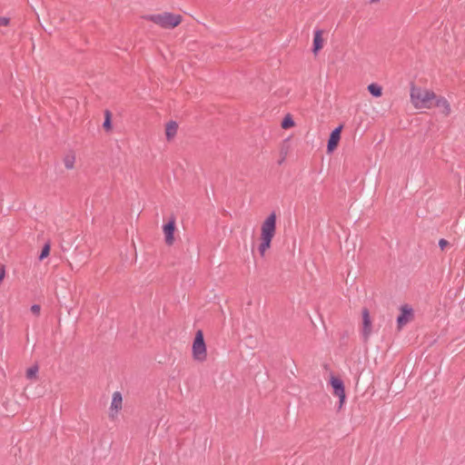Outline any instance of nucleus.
Instances as JSON below:
<instances>
[{
	"label": "nucleus",
	"instance_id": "f257e3e1",
	"mask_svg": "<svg viewBox=\"0 0 465 465\" xmlns=\"http://www.w3.org/2000/svg\"><path fill=\"white\" fill-rule=\"evenodd\" d=\"M436 94L426 87L411 84L410 101L416 110H429L433 107Z\"/></svg>",
	"mask_w": 465,
	"mask_h": 465
},
{
	"label": "nucleus",
	"instance_id": "f03ea898",
	"mask_svg": "<svg viewBox=\"0 0 465 465\" xmlns=\"http://www.w3.org/2000/svg\"><path fill=\"white\" fill-rule=\"evenodd\" d=\"M276 232V215L270 214L262 223L260 243L258 246L259 252L264 256L271 247V242Z\"/></svg>",
	"mask_w": 465,
	"mask_h": 465
},
{
	"label": "nucleus",
	"instance_id": "7ed1b4c3",
	"mask_svg": "<svg viewBox=\"0 0 465 465\" xmlns=\"http://www.w3.org/2000/svg\"><path fill=\"white\" fill-rule=\"evenodd\" d=\"M146 20L153 23L163 29H173L177 27L183 21V16L179 14L171 12H162L158 14L149 15Z\"/></svg>",
	"mask_w": 465,
	"mask_h": 465
},
{
	"label": "nucleus",
	"instance_id": "20e7f679",
	"mask_svg": "<svg viewBox=\"0 0 465 465\" xmlns=\"http://www.w3.org/2000/svg\"><path fill=\"white\" fill-rule=\"evenodd\" d=\"M207 347L204 341L203 332L198 330L192 345V357L197 362H204L207 360Z\"/></svg>",
	"mask_w": 465,
	"mask_h": 465
},
{
	"label": "nucleus",
	"instance_id": "39448f33",
	"mask_svg": "<svg viewBox=\"0 0 465 465\" xmlns=\"http://www.w3.org/2000/svg\"><path fill=\"white\" fill-rule=\"evenodd\" d=\"M124 407V400L120 391H114L112 395L111 403L108 409V417L111 420H116Z\"/></svg>",
	"mask_w": 465,
	"mask_h": 465
},
{
	"label": "nucleus",
	"instance_id": "423d86ee",
	"mask_svg": "<svg viewBox=\"0 0 465 465\" xmlns=\"http://www.w3.org/2000/svg\"><path fill=\"white\" fill-rule=\"evenodd\" d=\"M330 383L333 390V394L340 400L339 408L341 409L342 408L346 399L343 382L340 378L331 375L330 378Z\"/></svg>",
	"mask_w": 465,
	"mask_h": 465
},
{
	"label": "nucleus",
	"instance_id": "0eeeda50",
	"mask_svg": "<svg viewBox=\"0 0 465 465\" xmlns=\"http://www.w3.org/2000/svg\"><path fill=\"white\" fill-rule=\"evenodd\" d=\"M433 106L439 108L440 113L444 116H449L451 114L450 104L444 96L436 94Z\"/></svg>",
	"mask_w": 465,
	"mask_h": 465
},
{
	"label": "nucleus",
	"instance_id": "6e6552de",
	"mask_svg": "<svg viewBox=\"0 0 465 465\" xmlns=\"http://www.w3.org/2000/svg\"><path fill=\"white\" fill-rule=\"evenodd\" d=\"M342 128H343V126L340 125L331 133V135L329 137L328 143H327L328 153H332L338 147V144L341 140V134Z\"/></svg>",
	"mask_w": 465,
	"mask_h": 465
},
{
	"label": "nucleus",
	"instance_id": "1a4fd4ad",
	"mask_svg": "<svg viewBox=\"0 0 465 465\" xmlns=\"http://www.w3.org/2000/svg\"><path fill=\"white\" fill-rule=\"evenodd\" d=\"M413 318L412 309L408 305H404L401 308V314L397 319L398 328L401 329L405 324L411 322Z\"/></svg>",
	"mask_w": 465,
	"mask_h": 465
},
{
	"label": "nucleus",
	"instance_id": "9d476101",
	"mask_svg": "<svg viewBox=\"0 0 465 465\" xmlns=\"http://www.w3.org/2000/svg\"><path fill=\"white\" fill-rule=\"evenodd\" d=\"M165 242L167 245H172L174 242V231H175V222L173 219L169 221L163 227Z\"/></svg>",
	"mask_w": 465,
	"mask_h": 465
},
{
	"label": "nucleus",
	"instance_id": "9b49d317",
	"mask_svg": "<svg viewBox=\"0 0 465 465\" xmlns=\"http://www.w3.org/2000/svg\"><path fill=\"white\" fill-rule=\"evenodd\" d=\"M371 333V320L367 309L362 311V335L368 339Z\"/></svg>",
	"mask_w": 465,
	"mask_h": 465
},
{
	"label": "nucleus",
	"instance_id": "f8f14e48",
	"mask_svg": "<svg viewBox=\"0 0 465 465\" xmlns=\"http://www.w3.org/2000/svg\"><path fill=\"white\" fill-rule=\"evenodd\" d=\"M76 153L74 151L66 152L63 156V163L66 170H74L75 168L76 163Z\"/></svg>",
	"mask_w": 465,
	"mask_h": 465
},
{
	"label": "nucleus",
	"instance_id": "ddd939ff",
	"mask_svg": "<svg viewBox=\"0 0 465 465\" xmlns=\"http://www.w3.org/2000/svg\"><path fill=\"white\" fill-rule=\"evenodd\" d=\"M177 132H178V124L176 122L169 121L168 123H166L165 128H164V134H165V138L168 142H171L175 138Z\"/></svg>",
	"mask_w": 465,
	"mask_h": 465
},
{
	"label": "nucleus",
	"instance_id": "4468645a",
	"mask_svg": "<svg viewBox=\"0 0 465 465\" xmlns=\"http://www.w3.org/2000/svg\"><path fill=\"white\" fill-rule=\"evenodd\" d=\"M322 30H316L313 35V53L317 54L321 49H322L325 39L323 37Z\"/></svg>",
	"mask_w": 465,
	"mask_h": 465
},
{
	"label": "nucleus",
	"instance_id": "2eb2a0df",
	"mask_svg": "<svg viewBox=\"0 0 465 465\" xmlns=\"http://www.w3.org/2000/svg\"><path fill=\"white\" fill-rule=\"evenodd\" d=\"M38 371H39L38 365L35 364V365L30 366L25 371L26 379H28L30 381H36L38 379Z\"/></svg>",
	"mask_w": 465,
	"mask_h": 465
},
{
	"label": "nucleus",
	"instance_id": "dca6fc26",
	"mask_svg": "<svg viewBox=\"0 0 465 465\" xmlns=\"http://www.w3.org/2000/svg\"><path fill=\"white\" fill-rule=\"evenodd\" d=\"M369 93L373 96V97H381L383 94L382 92V87L381 85H379L378 84H375V83H372V84H370L367 87Z\"/></svg>",
	"mask_w": 465,
	"mask_h": 465
},
{
	"label": "nucleus",
	"instance_id": "f3484780",
	"mask_svg": "<svg viewBox=\"0 0 465 465\" xmlns=\"http://www.w3.org/2000/svg\"><path fill=\"white\" fill-rule=\"evenodd\" d=\"M295 126V122L291 114H286L282 121L281 127L284 130L292 128Z\"/></svg>",
	"mask_w": 465,
	"mask_h": 465
},
{
	"label": "nucleus",
	"instance_id": "a211bd4d",
	"mask_svg": "<svg viewBox=\"0 0 465 465\" xmlns=\"http://www.w3.org/2000/svg\"><path fill=\"white\" fill-rule=\"evenodd\" d=\"M51 246L49 243H45V246L42 249V252L39 256V260L43 261L50 254Z\"/></svg>",
	"mask_w": 465,
	"mask_h": 465
},
{
	"label": "nucleus",
	"instance_id": "6ab92c4d",
	"mask_svg": "<svg viewBox=\"0 0 465 465\" xmlns=\"http://www.w3.org/2000/svg\"><path fill=\"white\" fill-rule=\"evenodd\" d=\"M30 310H31V312H32L34 314H35V315H39L40 311H41V307H40V305H38V304H34V305H32V306H31V309H30Z\"/></svg>",
	"mask_w": 465,
	"mask_h": 465
},
{
	"label": "nucleus",
	"instance_id": "aec40b11",
	"mask_svg": "<svg viewBox=\"0 0 465 465\" xmlns=\"http://www.w3.org/2000/svg\"><path fill=\"white\" fill-rule=\"evenodd\" d=\"M10 19L7 17L0 16V27L7 26L9 25Z\"/></svg>",
	"mask_w": 465,
	"mask_h": 465
},
{
	"label": "nucleus",
	"instance_id": "412c9836",
	"mask_svg": "<svg viewBox=\"0 0 465 465\" xmlns=\"http://www.w3.org/2000/svg\"><path fill=\"white\" fill-rule=\"evenodd\" d=\"M449 245V242L445 239H440L439 241V246L441 250H444Z\"/></svg>",
	"mask_w": 465,
	"mask_h": 465
},
{
	"label": "nucleus",
	"instance_id": "4be33fe9",
	"mask_svg": "<svg viewBox=\"0 0 465 465\" xmlns=\"http://www.w3.org/2000/svg\"><path fill=\"white\" fill-rule=\"evenodd\" d=\"M104 128L110 129L111 128V120H110V114L107 113L106 119L104 123Z\"/></svg>",
	"mask_w": 465,
	"mask_h": 465
},
{
	"label": "nucleus",
	"instance_id": "5701e85b",
	"mask_svg": "<svg viewBox=\"0 0 465 465\" xmlns=\"http://www.w3.org/2000/svg\"><path fill=\"white\" fill-rule=\"evenodd\" d=\"M5 274V272L4 268H0V283L4 280Z\"/></svg>",
	"mask_w": 465,
	"mask_h": 465
}]
</instances>
